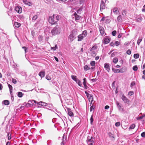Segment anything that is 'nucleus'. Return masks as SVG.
<instances>
[{"instance_id": "31", "label": "nucleus", "mask_w": 145, "mask_h": 145, "mask_svg": "<svg viewBox=\"0 0 145 145\" xmlns=\"http://www.w3.org/2000/svg\"><path fill=\"white\" fill-rule=\"evenodd\" d=\"M134 93V92L133 91H130L128 92V95L129 96H130L133 95Z\"/></svg>"}, {"instance_id": "51", "label": "nucleus", "mask_w": 145, "mask_h": 145, "mask_svg": "<svg viewBox=\"0 0 145 145\" xmlns=\"http://www.w3.org/2000/svg\"><path fill=\"white\" fill-rule=\"evenodd\" d=\"M126 53L129 55H130L131 54V50L129 49L126 52Z\"/></svg>"}, {"instance_id": "25", "label": "nucleus", "mask_w": 145, "mask_h": 145, "mask_svg": "<svg viewBox=\"0 0 145 145\" xmlns=\"http://www.w3.org/2000/svg\"><path fill=\"white\" fill-rule=\"evenodd\" d=\"M2 103H3L5 105H8L9 104V102L8 100H5L3 101Z\"/></svg>"}, {"instance_id": "49", "label": "nucleus", "mask_w": 145, "mask_h": 145, "mask_svg": "<svg viewBox=\"0 0 145 145\" xmlns=\"http://www.w3.org/2000/svg\"><path fill=\"white\" fill-rule=\"evenodd\" d=\"M135 127V124H133L130 126L129 128L131 129H133Z\"/></svg>"}, {"instance_id": "6", "label": "nucleus", "mask_w": 145, "mask_h": 145, "mask_svg": "<svg viewBox=\"0 0 145 145\" xmlns=\"http://www.w3.org/2000/svg\"><path fill=\"white\" fill-rule=\"evenodd\" d=\"M76 83L78 84V85L81 87H83V86H84V87L85 89H87L88 87L86 84V82H83L82 84V82H76Z\"/></svg>"}, {"instance_id": "40", "label": "nucleus", "mask_w": 145, "mask_h": 145, "mask_svg": "<svg viewBox=\"0 0 145 145\" xmlns=\"http://www.w3.org/2000/svg\"><path fill=\"white\" fill-rule=\"evenodd\" d=\"M57 48V45H56L54 47H51V50H56Z\"/></svg>"}, {"instance_id": "52", "label": "nucleus", "mask_w": 145, "mask_h": 145, "mask_svg": "<svg viewBox=\"0 0 145 145\" xmlns=\"http://www.w3.org/2000/svg\"><path fill=\"white\" fill-rule=\"evenodd\" d=\"M90 123L92 125V123L93 121V116L92 115L91 116V117L90 119Z\"/></svg>"}, {"instance_id": "62", "label": "nucleus", "mask_w": 145, "mask_h": 145, "mask_svg": "<svg viewBox=\"0 0 145 145\" xmlns=\"http://www.w3.org/2000/svg\"><path fill=\"white\" fill-rule=\"evenodd\" d=\"M22 48L24 49V51H25V52L26 53V50H27V48H26V47H25V46H23L22 47Z\"/></svg>"}, {"instance_id": "42", "label": "nucleus", "mask_w": 145, "mask_h": 145, "mask_svg": "<svg viewBox=\"0 0 145 145\" xmlns=\"http://www.w3.org/2000/svg\"><path fill=\"white\" fill-rule=\"evenodd\" d=\"M60 18V16L59 15H57L56 18V19L55 20V21H57H57L59 20V19Z\"/></svg>"}, {"instance_id": "3", "label": "nucleus", "mask_w": 145, "mask_h": 145, "mask_svg": "<svg viewBox=\"0 0 145 145\" xmlns=\"http://www.w3.org/2000/svg\"><path fill=\"white\" fill-rule=\"evenodd\" d=\"M94 138L92 137H91L90 138L89 136L88 137L86 140L88 145H94Z\"/></svg>"}, {"instance_id": "22", "label": "nucleus", "mask_w": 145, "mask_h": 145, "mask_svg": "<svg viewBox=\"0 0 145 145\" xmlns=\"http://www.w3.org/2000/svg\"><path fill=\"white\" fill-rule=\"evenodd\" d=\"M14 25L16 27H19L21 25L20 23L17 22H15L14 23Z\"/></svg>"}, {"instance_id": "13", "label": "nucleus", "mask_w": 145, "mask_h": 145, "mask_svg": "<svg viewBox=\"0 0 145 145\" xmlns=\"http://www.w3.org/2000/svg\"><path fill=\"white\" fill-rule=\"evenodd\" d=\"M105 3L103 1L101 2L100 8L101 10L104 9L105 8Z\"/></svg>"}, {"instance_id": "47", "label": "nucleus", "mask_w": 145, "mask_h": 145, "mask_svg": "<svg viewBox=\"0 0 145 145\" xmlns=\"http://www.w3.org/2000/svg\"><path fill=\"white\" fill-rule=\"evenodd\" d=\"M108 135L110 138H114V135L111 133H108Z\"/></svg>"}, {"instance_id": "57", "label": "nucleus", "mask_w": 145, "mask_h": 145, "mask_svg": "<svg viewBox=\"0 0 145 145\" xmlns=\"http://www.w3.org/2000/svg\"><path fill=\"white\" fill-rule=\"evenodd\" d=\"M66 136L64 134L63 135V138L62 139V141L64 142L65 140V138H66Z\"/></svg>"}, {"instance_id": "1", "label": "nucleus", "mask_w": 145, "mask_h": 145, "mask_svg": "<svg viewBox=\"0 0 145 145\" xmlns=\"http://www.w3.org/2000/svg\"><path fill=\"white\" fill-rule=\"evenodd\" d=\"M61 29L58 25H56L51 31V33L53 35L59 34L61 32Z\"/></svg>"}, {"instance_id": "34", "label": "nucleus", "mask_w": 145, "mask_h": 145, "mask_svg": "<svg viewBox=\"0 0 145 145\" xmlns=\"http://www.w3.org/2000/svg\"><path fill=\"white\" fill-rule=\"evenodd\" d=\"M39 40V42H41L43 40V36L41 35H40L38 37Z\"/></svg>"}, {"instance_id": "61", "label": "nucleus", "mask_w": 145, "mask_h": 145, "mask_svg": "<svg viewBox=\"0 0 145 145\" xmlns=\"http://www.w3.org/2000/svg\"><path fill=\"white\" fill-rule=\"evenodd\" d=\"M145 116V115H144L139 117L138 118L139 119H142L143 118H144Z\"/></svg>"}, {"instance_id": "2", "label": "nucleus", "mask_w": 145, "mask_h": 145, "mask_svg": "<svg viewBox=\"0 0 145 145\" xmlns=\"http://www.w3.org/2000/svg\"><path fill=\"white\" fill-rule=\"evenodd\" d=\"M87 35V33L86 30H84L82 34H80L78 36V41H80L82 40Z\"/></svg>"}, {"instance_id": "27", "label": "nucleus", "mask_w": 145, "mask_h": 145, "mask_svg": "<svg viewBox=\"0 0 145 145\" xmlns=\"http://www.w3.org/2000/svg\"><path fill=\"white\" fill-rule=\"evenodd\" d=\"M38 18V16L37 15H35L33 16L32 19L33 21H35Z\"/></svg>"}, {"instance_id": "4", "label": "nucleus", "mask_w": 145, "mask_h": 145, "mask_svg": "<svg viewBox=\"0 0 145 145\" xmlns=\"http://www.w3.org/2000/svg\"><path fill=\"white\" fill-rule=\"evenodd\" d=\"M48 22L52 25L57 24V21H55V20H54V14L52 16L49 17Z\"/></svg>"}, {"instance_id": "29", "label": "nucleus", "mask_w": 145, "mask_h": 145, "mask_svg": "<svg viewBox=\"0 0 145 145\" xmlns=\"http://www.w3.org/2000/svg\"><path fill=\"white\" fill-rule=\"evenodd\" d=\"M117 54L118 52H114L111 54V56L113 57L115 56H117Z\"/></svg>"}, {"instance_id": "35", "label": "nucleus", "mask_w": 145, "mask_h": 145, "mask_svg": "<svg viewBox=\"0 0 145 145\" xmlns=\"http://www.w3.org/2000/svg\"><path fill=\"white\" fill-rule=\"evenodd\" d=\"M113 61L114 63H116L118 61V59L116 57H115L113 59Z\"/></svg>"}, {"instance_id": "39", "label": "nucleus", "mask_w": 145, "mask_h": 145, "mask_svg": "<svg viewBox=\"0 0 145 145\" xmlns=\"http://www.w3.org/2000/svg\"><path fill=\"white\" fill-rule=\"evenodd\" d=\"M32 102H34L35 103H37L38 104V103H37L36 101L35 100H32V101H29L28 102V104L29 105L30 104V103H32Z\"/></svg>"}, {"instance_id": "53", "label": "nucleus", "mask_w": 145, "mask_h": 145, "mask_svg": "<svg viewBox=\"0 0 145 145\" xmlns=\"http://www.w3.org/2000/svg\"><path fill=\"white\" fill-rule=\"evenodd\" d=\"M122 21V18H121V16L119 15L118 16V22H121Z\"/></svg>"}, {"instance_id": "38", "label": "nucleus", "mask_w": 145, "mask_h": 145, "mask_svg": "<svg viewBox=\"0 0 145 145\" xmlns=\"http://www.w3.org/2000/svg\"><path fill=\"white\" fill-rule=\"evenodd\" d=\"M139 55L138 54H135L134 55V57L135 59H138L139 58Z\"/></svg>"}, {"instance_id": "44", "label": "nucleus", "mask_w": 145, "mask_h": 145, "mask_svg": "<svg viewBox=\"0 0 145 145\" xmlns=\"http://www.w3.org/2000/svg\"><path fill=\"white\" fill-rule=\"evenodd\" d=\"M83 7H81L80 8H79L77 10V12L78 13H79L83 9Z\"/></svg>"}, {"instance_id": "24", "label": "nucleus", "mask_w": 145, "mask_h": 145, "mask_svg": "<svg viewBox=\"0 0 145 145\" xmlns=\"http://www.w3.org/2000/svg\"><path fill=\"white\" fill-rule=\"evenodd\" d=\"M142 38L141 37H139V38L138 39L137 42V44L138 45H139L140 43L142 41Z\"/></svg>"}, {"instance_id": "16", "label": "nucleus", "mask_w": 145, "mask_h": 145, "mask_svg": "<svg viewBox=\"0 0 145 145\" xmlns=\"http://www.w3.org/2000/svg\"><path fill=\"white\" fill-rule=\"evenodd\" d=\"M118 67V65L116 66L115 65H112V70L114 72H117L118 71V69H115V67Z\"/></svg>"}, {"instance_id": "30", "label": "nucleus", "mask_w": 145, "mask_h": 145, "mask_svg": "<svg viewBox=\"0 0 145 145\" xmlns=\"http://www.w3.org/2000/svg\"><path fill=\"white\" fill-rule=\"evenodd\" d=\"M118 109H119L121 111H122L124 110V108L123 107L119 105V104H118Z\"/></svg>"}, {"instance_id": "12", "label": "nucleus", "mask_w": 145, "mask_h": 145, "mask_svg": "<svg viewBox=\"0 0 145 145\" xmlns=\"http://www.w3.org/2000/svg\"><path fill=\"white\" fill-rule=\"evenodd\" d=\"M67 110L68 112V115L72 117L73 116V112H72L71 109L69 108H67Z\"/></svg>"}, {"instance_id": "58", "label": "nucleus", "mask_w": 145, "mask_h": 145, "mask_svg": "<svg viewBox=\"0 0 145 145\" xmlns=\"http://www.w3.org/2000/svg\"><path fill=\"white\" fill-rule=\"evenodd\" d=\"M141 136L142 137H145V132L142 133L141 134Z\"/></svg>"}, {"instance_id": "9", "label": "nucleus", "mask_w": 145, "mask_h": 145, "mask_svg": "<svg viewBox=\"0 0 145 145\" xmlns=\"http://www.w3.org/2000/svg\"><path fill=\"white\" fill-rule=\"evenodd\" d=\"M121 99L125 103H129V100L123 94L121 97Z\"/></svg>"}, {"instance_id": "43", "label": "nucleus", "mask_w": 145, "mask_h": 145, "mask_svg": "<svg viewBox=\"0 0 145 145\" xmlns=\"http://www.w3.org/2000/svg\"><path fill=\"white\" fill-rule=\"evenodd\" d=\"M110 22V19L106 18L105 20V23H109Z\"/></svg>"}, {"instance_id": "59", "label": "nucleus", "mask_w": 145, "mask_h": 145, "mask_svg": "<svg viewBox=\"0 0 145 145\" xmlns=\"http://www.w3.org/2000/svg\"><path fill=\"white\" fill-rule=\"evenodd\" d=\"M19 18L20 19H24V17L23 16L20 15L19 16Z\"/></svg>"}, {"instance_id": "56", "label": "nucleus", "mask_w": 145, "mask_h": 145, "mask_svg": "<svg viewBox=\"0 0 145 145\" xmlns=\"http://www.w3.org/2000/svg\"><path fill=\"white\" fill-rule=\"evenodd\" d=\"M142 17H140L139 18H138L137 19V22H140L142 21Z\"/></svg>"}, {"instance_id": "33", "label": "nucleus", "mask_w": 145, "mask_h": 145, "mask_svg": "<svg viewBox=\"0 0 145 145\" xmlns=\"http://www.w3.org/2000/svg\"><path fill=\"white\" fill-rule=\"evenodd\" d=\"M18 96L19 97H22L23 93L22 92H19L18 93Z\"/></svg>"}, {"instance_id": "7", "label": "nucleus", "mask_w": 145, "mask_h": 145, "mask_svg": "<svg viewBox=\"0 0 145 145\" xmlns=\"http://www.w3.org/2000/svg\"><path fill=\"white\" fill-rule=\"evenodd\" d=\"M15 11L19 13H20L22 12V7H20L17 6L15 8Z\"/></svg>"}, {"instance_id": "28", "label": "nucleus", "mask_w": 145, "mask_h": 145, "mask_svg": "<svg viewBox=\"0 0 145 145\" xmlns=\"http://www.w3.org/2000/svg\"><path fill=\"white\" fill-rule=\"evenodd\" d=\"M113 11L114 13L116 15L117 14V8H114L113 9Z\"/></svg>"}, {"instance_id": "46", "label": "nucleus", "mask_w": 145, "mask_h": 145, "mask_svg": "<svg viewBox=\"0 0 145 145\" xmlns=\"http://www.w3.org/2000/svg\"><path fill=\"white\" fill-rule=\"evenodd\" d=\"M117 33V32L116 31H114L112 32V35L113 36H115Z\"/></svg>"}, {"instance_id": "60", "label": "nucleus", "mask_w": 145, "mask_h": 145, "mask_svg": "<svg viewBox=\"0 0 145 145\" xmlns=\"http://www.w3.org/2000/svg\"><path fill=\"white\" fill-rule=\"evenodd\" d=\"M84 2V0H80L79 1V3L80 4H81L83 3Z\"/></svg>"}, {"instance_id": "11", "label": "nucleus", "mask_w": 145, "mask_h": 145, "mask_svg": "<svg viewBox=\"0 0 145 145\" xmlns=\"http://www.w3.org/2000/svg\"><path fill=\"white\" fill-rule=\"evenodd\" d=\"M45 75V72L44 71H40L39 74V76L41 78L43 77Z\"/></svg>"}, {"instance_id": "64", "label": "nucleus", "mask_w": 145, "mask_h": 145, "mask_svg": "<svg viewBox=\"0 0 145 145\" xmlns=\"http://www.w3.org/2000/svg\"><path fill=\"white\" fill-rule=\"evenodd\" d=\"M25 4L29 5L30 6L31 5V3L29 2H27L26 3H25Z\"/></svg>"}, {"instance_id": "21", "label": "nucleus", "mask_w": 145, "mask_h": 145, "mask_svg": "<svg viewBox=\"0 0 145 145\" xmlns=\"http://www.w3.org/2000/svg\"><path fill=\"white\" fill-rule=\"evenodd\" d=\"M71 77L72 79L75 82H77L78 81V82H80L79 80H78L76 78V76L74 75H72Z\"/></svg>"}, {"instance_id": "19", "label": "nucleus", "mask_w": 145, "mask_h": 145, "mask_svg": "<svg viewBox=\"0 0 145 145\" xmlns=\"http://www.w3.org/2000/svg\"><path fill=\"white\" fill-rule=\"evenodd\" d=\"M118 41H116L115 42H112L110 44V45L111 46H114V45L115 44V45L116 46H118Z\"/></svg>"}, {"instance_id": "36", "label": "nucleus", "mask_w": 145, "mask_h": 145, "mask_svg": "<svg viewBox=\"0 0 145 145\" xmlns=\"http://www.w3.org/2000/svg\"><path fill=\"white\" fill-rule=\"evenodd\" d=\"M97 46H93L91 49L90 51H95V50L97 49Z\"/></svg>"}, {"instance_id": "5", "label": "nucleus", "mask_w": 145, "mask_h": 145, "mask_svg": "<svg viewBox=\"0 0 145 145\" xmlns=\"http://www.w3.org/2000/svg\"><path fill=\"white\" fill-rule=\"evenodd\" d=\"M76 35V32L75 31H73L72 33L69 36L68 39L70 40L71 42H72L75 39Z\"/></svg>"}, {"instance_id": "26", "label": "nucleus", "mask_w": 145, "mask_h": 145, "mask_svg": "<svg viewBox=\"0 0 145 145\" xmlns=\"http://www.w3.org/2000/svg\"><path fill=\"white\" fill-rule=\"evenodd\" d=\"M47 106L48 107L50 108H53L55 110H56V108L53 106L52 105V104H50L49 103L47 104Z\"/></svg>"}, {"instance_id": "23", "label": "nucleus", "mask_w": 145, "mask_h": 145, "mask_svg": "<svg viewBox=\"0 0 145 145\" xmlns=\"http://www.w3.org/2000/svg\"><path fill=\"white\" fill-rule=\"evenodd\" d=\"M7 84L9 88L10 93L11 94V93H12V87L11 85L8 84L7 82Z\"/></svg>"}, {"instance_id": "55", "label": "nucleus", "mask_w": 145, "mask_h": 145, "mask_svg": "<svg viewBox=\"0 0 145 145\" xmlns=\"http://www.w3.org/2000/svg\"><path fill=\"white\" fill-rule=\"evenodd\" d=\"M94 106L92 105L90 108V110L91 112L93 110H94Z\"/></svg>"}, {"instance_id": "37", "label": "nucleus", "mask_w": 145, "mask_h": 145, "mask_svg": "<svg viewBox=\"0 0 145 145\" xmlns=\"http://www.w3.org/2000/svg\"><path fill=\"white\" fill-rule=\"evenodd\" d=\"M91 52L92 56H95L96 55V52L95 51H90Z\"/></svg>"}, {"instance_id": "20", "label": "nucleus", "mask_w": 145, "mask_h": 145, "mask_svg": "<svg viewBox=\"0 0 145 145\" xmlns=\"http://www.w3.org/2000/svg\"><path fill=\"white\" fill-rule=\"evenodd\" d=\"M38 104L39 105H41L42 106H47V104L45 103H43L40 101L38 103Z\"/></svg>"}, {"instance_id": "54", "label": "nucleus", "mask_w": 145, "mask_h": 145, "mask_svg": "<svg viewBox=\"0 0 145 145\" xmlns=\"http://www.w3.org/2000/svg\"><path fill=\"white\" fill-rule=\"evenodd\" d=\"M57 1L59 2H61L62 3H65V2L67 0H57Z\"/></svg>"}, {"instance_id": "41", "label": "nucleus", "mask_w": 145, "mask_h": 145, "mask_svg": "<svg viewBox=\"0 0 145 145\" xmlns=\"http://www.w3.org/2000/svg\"><path fill=\"white\" fill-rule=\"evenodd\" d=\"M8 139V140H10L11 139V134L10 133H8L7 135Z\"/></svg>"}, {"instance_id": "17", "label": "nucleus", "mask_w": 145, "mask_h": 145, "mask_svg": "<svg viewBox=\"0 0 145 145\" xmlns=\"http://www.w3.org/2000/svg\"><path fill=\"white\" fill-rule=\"evenodd\" d=\"M75 19L76 20H78L80 19L81 16L78 15L76 12L74 13Z\"/></svg>"}, {"instance_id": "8", "label": "nucleus", "mask_w": 145, "mask_h": 145, "mask_svg": "<svg viewBox=\"0 0 145 145\" xmlns=\"http://www.w3.org/2000/svg\"><path fill=\"white\" fill-rule=\"evenodd\" d=\"M110 39L109 38L106 37H105L103 40V43L105 44H107L110 41Z\"/></svg>"}, {"instance_id": "50", "label": "nucleus", "mask_w": 145, "mask_h": 145, "mask_svg": "<svg viewBox=\"0 0 145 145\" xmlns=\"http://www.w3.org/2000/svg\"><path fill=\"white\" fill-rule=\"evenodd\" d=\"M46 78L48 80H51V78L48 75H47L46 77Z\"/></svg>"}, {"instance_id": "48", "label": "nucleus", "mask_w": 145, "mask_h": 145, "mask_svg": "<svg viewBox=\"0 0 145 145\" xmlns=\"http://www.w3.org/2000/svg\"><path fill=\"white\" fill-rule=\"evenodd\" d=\"M95 62L94 61H92L90 63V65L92 66H94L95 65Z\"/></svg>"}, {"instance_id": "14", "label": "nucleus", "mask_w": 145, "mask_h": 145, "mask_svg": "<svg viewBox=\"0 0 145 145\" xmlns=\"http://www.w3.org/2000/svg\"><path fill=\"white\" fill-rule=\"evenodd\" d=\"M99 31H100L101 34L102 35L105 33V31L104 28L100 26L99 28Z\"/></svg>"}, {"instance_id": "10", "label": "nucleus", "mask_w": 145, "mask_h": 145, "mask_svg": "<svg viewBox=\"0 0 145 145\" xmlns=\"http://www.w3.org/2000/svg\"><path fill=\"white\" fill-rule=\"evenodd\" d=\"M104 67L105 69L109 72L110 70V66L108 63H105L104 64Z\"/></svg>"}, {"instance_id": "45", "label": "nucleus", "mask_w": 145, "mask_h": 145, "mask_svg": "<svg viewBox=\"0 0 145 145\" xmlns=\"http://www.w3.org/2000/svg\"><path fill=\"white\" fill-rule=\"evenodd\" d=\"M133 70L134 71H137L138 69V67L137 65H135L133 66Z\"/></svg>"}, {"instance_id": "32", "label": "nucleus", "mask_w": 145, "mask_h": 145, "mask_svg": "<svg viewBox=\"0 0 145 145\" xmlns=\"http://www.w3.org/2000/svg\"><path fill=\"white\" fill-rule=\"evenodd\" d=\"M84 69L85 71L89 70L90 69V67H88L87 65H86L85 66L84 68Z\"/></svg>"}, {"instance_id": "63", "label": "nucleus", "mask_w": 145, "mask_h": 145, "mask_svg": "<svg viewBox=\"0 0 145 145\" xmlns=\"http://www.w3.org/2000/svg\"><path fill=\"white\" fill-rule=\"evenodd\" d=\"M109 108V106L108 105H106L105 106V109H107Z\"/></svg>"}, {"instance_id": "18", "label": "nucleus", "mask_w": 145, "mask_h": 145, "mask_svg": "<svg viewBox=\"0 0 145 145\" xmlns=\"http://www.w3.org/2000/svg\"><path fill=\"white\" fill-rule=\"evenodd\" d=\"M126 71V68L124 67L120 70L118 69V72H123Z\"/></svg>"}, {"instance_id": "15", "label": "nucleus", "mask_w": 145, "mask_h": 145, "mask_svg": "<svg viewBox=\"0 0 145 145\" xmlns=\"http://www.w3.org/2000/svg\"><path fill=\"white\" fill-rule=\"evenodd\" d=\"M88 98V99H89V101L91 102V104L92 103V102L93 101V96L91 95H89L87 97Z\"/></svg>"}]
</instances>
